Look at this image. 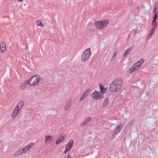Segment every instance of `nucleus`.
I'll return each instance as SVG.
<instances>
[{
  "instance_id": "obj_1",
  "label": "nucleus",
  "mask_w": 158,
  "mask_h": 158,
  "mask_svg": "<svg viewBox=\"0 0 158 158\" xmlns=\"http://www.w3.org/2000/svg\"><path fill=\"white\" fill-rule=\"evenodd\" d=\"M123 84V79L120 78L115 79L110 84L109 90L110 91L115 93L119 91Z\"/></svg>"
},
{
  "instance_id": "obj_2",
  "label": "nucleus",
  "mask_w": 158,
  "mask_h": 158,
  "mask_svg": "<svg viewBox=\"0 0 158 158\" xmlns=\"http://www.w3.org/2000/svg\"><path fill=\"white\" fill-rule=\"evenodd\" d=\"M33 142H31L23 148H21L17 151L13 155L14 157H17L23 153H26L33 146Z\"/></svg>"
},
{
  "instance_id": "obj_3",
  "label": "nucleus",
  "mask_w": 158,
  "mask_h": 158,
  "mask_svg": "<svg viewBox=\"0 0 158 158\" xmlns=\"http://www.w3.org/2000/svg\"><path fill=\"white\" fill-rule=\"evenodd\" d=\"M41 77L39 75L34 76L28 81V84L31 86H36L41 81Z\"/></svg>"
},
{
  "instance_id": "obj_4",
  "label": "nucleus",
  "mask_w": 158,
  "mask_h": 158,
  "mask_svg": "<svg viewBox=\"0 0 158 158\" xmlns=\"http://www.w3.org/2000/svg\"><path fill=\"white\" fill-rule=\"evenodd\" d=\"M144 59H142L133 64L129 71V73H131L134 71L138 70L144 62Z\"/></svg>"
},
{
  "instance_id": "obj_5",
  "label": "nucleus",
  "mask_w": 158,
  "mask_h": 158,
  "mask_svg": "<svg viewBox=\"0 0 158 158\" xmlns=\"http://www.w3.org/2000/svg\"><path fill=\"white\" fill-rule=\"evenodd\" d=\"M109 23L107 20H104L100 21H97L95 23V27L98 29H102L106 28Z\"/></svg>"
},
{
  "instance_id": "obj_6",
  "label": "nucleus",
  "mask_w": 158,
  "mask_h": 158,
  "mask_svg": "<svg viewBox=\"0 0 158 158\" xmlns=\"http://www.w3.org/2000/svg\"><path fill=\"white\" fill-rule=\"evenodd\" d=\"M91 54V49L88 48L84 52L81 57V60L83 61H85L88 60Z\"/></svg>"
},
{
  "instance_id": "obj_7",
  "label": "nucleus",
  "mask_w": 158,
  "mask_h": 158,
  "mask_svg": "<svg viewBox=\"0 0 158 158\" xmlns=\"http://www.w3.org/2000/svg\"><path fill=\"white\" fill-rule=\"evenodd\" d=\"M103 95L99 92L95 90L92 94V98L94 100H99L103 97Z\"/></svg>"
},
{
  "instance_id": "obj_8",
  "label": "nucleus",
  "mask_w": 158,
  "mask_h": 158,
  "mask_svg": "<svg viewBox=\"0 0 158 158\" xmlns=\"http://www.w3.org/2000/svg\"><path fill=\"white\" fill-rule=\"evenodd\" d=\"M91 89H89L85 90L82 94L79 100V102H81L84 100L86 97H87L91 93Z\"/></svg>"
},
{
  "instance_id": "obj_9",
  "label": "nucleus",
  "mask_w": 158,
  "mask_h": 158,
  "mask_svg": "<svg viewBox=\"0 0 158 158\" xmlns=\"http://www.w3.org/2000/svg\"><path fill=\"white\" fill-rule=\"evenodd\" d=\"M54 138L53 136L48 135H46L44 137L45 143L47 144H48L50 143L53 141Z\"/></svg>"
},
{
  "instance_id": "obj_10",
  "label": "nucleus",
  "mask_w": 158,
  "mask_h": 158,
  "mask_svg": "<svg viewBox=\"0 0 158 158\" xmlns=\"http://www.w3.org/2000/svg\"><path fill=\"white\" fill-rule=\"evenodd\" d=\"M91 119V118L90 117H88L83 120V121L81 122L80 124V126L81 127H82L85 125L86 124L88 123L89 122Z\"/></svg>"
},
{
  "instance_id": "obj_11",
  "label": "nucleus",
  "mask_w": 158,
  "mask_h": 158,
  "mask_svg": "<svg viewBox=\"0 0 158 158\" xmlns=\"http://www.w3.org/2000/svg\"><path fill=\"white\" fill-rule=\"evenodd\" d=\"M24 103V101H21L18 103L15 108L20 111L22 108L23 106Z\"/></svg>"
},
{
  "instance_id": "obj_12",
  "label": "nucleus",
  "mask_w": 158,
  "mask_h": 158,
  "mask_svg": "<svg viewBox=\"0 0 158 158\" xmlns=\"http://www.w3.org/2000/svg\"><path fill=\"white\" fill-rule=\"evenodd\" d=\"M20 111L15 108L11 115L12 118H15L18 115Z\"/></svg>"
},
{
  "instance_id": "obj_13",
  "label": "nucleus",
  "mask_w": 158,
  "mask_h": 158,
  "mask_svg": "<svg viewBox=\"0 0 158 158\" xmlns=\"http://www.w3.org/2000/svg\"><path fill=\"white\" fill-rule=\"evenodd\" d=\"M72 101L70 100H68L65 102L64 105V109L66 110H68L71 104Z\"/></svg>"
},
{
  "instance_id": "obj_14",
  "label": "nucleus",
  "mask_w": 158,
  "mask_h": 158,
  "mask_svg": "<svg viewBox=\"0 0 158 158\" xmlns=\"http://www.w3.org/2000/svg\"><path fill=\"white\" fill-rule=\"evenodd\" d=\"M6 44L4 42H2L0 44V49L2 53L6 49Z\"/></svg>"
},
{
  "instance_id": "obj_15",
  "label": "nucleus",
  "mask_w": 158,
  "mask_h": 158,
  "mask_svg": "<svg viewBox=\"0 0 158 158\" xmlns=\"http://www.w3.org/2000/svg\"><path fill=\"white\" fill-rule=\"evenodd\" d=\"M64 139V136H61L59 137L56 140L55 142L56 144H58L60 143L62 141H63Z\"/></svg>"
},
{
  "instance_id": "obj_16",
  "label": "nucleus",
  "mask_w": 158,
  "mask_h": 158,
  "mask_svg": "<svg viewBox=\"0 0 158 158\" xmlns=\"http://www.w3.org/2000/svg\"><path fill=\"white\" fill-rule=\"evenodd\" d=\"M100 89V91L102 94L106 93V88L104 87L102 84L99 85Z\"/></svg>"
},
{
  "instance_id": "obj_17",
  "label": "nucleus",
  "mask_w": 158,
  "mask_h": 158,
  "mask_svg": "<svg viewBox=\"0 0 158 158\" xmlns=\"http://www.w3.org/2000/svg\"><path fill=\"white\" fill-rule=\"evenodd\" d=\"M28 84V81H26L25 82H23L21 84L20 87L21 89L23 90L26 87L27 84Z\"/></svg>"
},
{
  "instance_id": "obj_18",
  "label": "nucleus",
  "mask_w": 158,
  "mask_h": 158,
  "mask_svg": "<svg viewBox=\"0 0 158 158\" xmlns=\"http://www.w3.org/2000/svg\"><path fill=\"white\" fill-rule=\"evenodd\" d=\"M36 25L39 27H44V25L41 23V21L40 20L38 19L35 21Z\"/></svg>"
},
{
  "instance_id": "obj_19",
  "label": "nucleus",
  "mask_w": 158,
  "mask_h": 158,
  "mask_svg": "<svg viewBox=\"0 0 158 158\" xmlns=\"http://www.w3.org/2000/svg\"><path fill=\"white\" fill-rule=\"evenodd\" d=\"M73 144V139H70L68 143L66 145V146L72 148Z\"/></svg>"
},
{
  "instance_id": "obj_20",
  "label": "nucleus",
  "mask_w": 158,
  "mask_h": 158,
  "mask_svg": "<svg viewBox=\"0 0 158 158\" xmlns=\"http://www.w3.org/2000/svg\"><path fill=\"white\" fill-rule=\"evenodd\" d=\"M154 13L155 15L158 14V5L155 6L154 9Z\"/></svg>"
},
{
  "instance_id": "obj_21",
  "label": "nucleus",
  "mask_w": 158,
  "mask_h": 158,
  "mask_svg": "<svg viewBox=\"0 0 158 158\" xmlns=\"http://www.w3.org/2000/svg\"><path fill=\"white\" fill-rule=\"evenodd\" d=\"M132 48H130L129 49H127V51L125 52V53H124V56H126L127 55H128L129 53H130V52H131V51L132 50Z\"/></svg>"
},
{
  "instance_id": "obj_22",
  "label": "nucleus",
  "mask_w": 158,
  "mask_h": 158,
  "mask_svg": "<svg viewBox=\"0 0 158 158\" xmlns=\"http://www.w3.org/2000/svg\"><path fill=\"white\" fill-rule=\"evenodd\" d=\"M122 128V125H120L117 128L115 131V132L117 133L119 132V131L121 130Z\"/></svg>"
},
{
  "instance_id": "obj_23",
  "label": "nucleus",
  "mask_w": 158,
  "mask_h": 158,
  "mask_svg": "<svg viewBox=\"0 0 158 158\" xmlns=\"http://www.w3.org/2000/svg\"><path fill=\"white\" fill-rule=\"evenodd\" d=\"M109 103V101L108 98H106L105 99V101L103 103V105L104 106H107Z\"/></svg>"
},
{
  "instance_id": "obj_24",
  "label": "nucleus",
  "mask_w": 158,
  "mask_h": 158,
  "mask_svg": "<svg viewBox=\"0 0 158 158\" xmlns=\"http://www.w3.org/2000/svg\"><path fill=\"white\" fill-rule=\"evenodd\" d=\"M72 148L68 146H66L65 147V150L64 152V153H65L68 152L71 148Z\"/></svg>"
},
{
  "instance_id": "obj_25",
  "label": "nucleus",
  "mask_w": 158,
  "mask_h": 158,
  "mask_svg": "<svg viewBox=\"0 0 158 158\" xmlns=\"http://www.w3.org/2000/svg\"><path fill=\"white\" fill-rule=\"evenodd\" d=\"M152 25L153 26V27L155 26V27L156 28V25H157V24L156 23V21H152Z\"/></svg>"
},
{
  "instance_id": "obj_26",
  "label": "nucleus",
  "mask_w": 158,
  "mask_h": 158,
  "mask_svg": "<svg viewBox=\"0 0 158 158\" xmlns=\"http://www.w3.org/2000/svg\"><path fill=\"white\" fill-rule=\"evenodd\" d=\"M155 28H156L155 26L153 27L151 29V30L150 31V33H153V32L155 31Z\"/></svg>"
},
{
  "instance_id": "obj_27",
  "label": "nucleus",
  "mask_w": 158,
  "mask_h": 158,
  "mask_svg": "<svg viewBox=\"0 0 158 158\" xmlns=\"http://www.w3.org/2000/svg\"><path fill=\"white\" fill-rule=\"evenodd\" d=\"M155 15L154 17L153 21H156V20L158 16H157V15Z\"/></svg>"
},
{
  "instance_id": "obj_28",
  "label": "nucleus",
  "mask_w": 158,
  "mask_h": 158,
  "mask_svg": "<svg viewBox=\"0 0 158 158\" xmlns=\"http://www.w3.org/2000/svg\"><path fill=\"white\" fill-rule=\"evenodd\" d=\"M117 55V53L116 52L114 53V55H113V57L114 58H115L116 57Z\"/></svg>"
},
{
  "instance_id": "obj_29",
  "label": "nucleus",
  "mask_w": 158,
  "mask_h": 158,
  "mask_svg": "<svg viewBox=\"0 0 158 158\" xmlns=\"http://www.w3.org/2000/svg\"><path fill=\"white\" fill-rule=\"evenodd\" d=\"M71 156L70 155H69L67 156V158H71Z\"/></svg>"
},
{
  "instance_id": "obj_30",
  "label": "nucleus",
  "mask_w": 158,
  "mask_h": 158,
  "mask_svg": "<svg viewBox=\"0 0 158 158\" xmlns=\"http://www.w3.org/2000/svg\"><path fill=\"white\" fill-rule=\"evenodd\" d=\"M23 0H18V1L19 2H21L23 1Z\"/></svg>"
},
{
  "instance_id": "obj_31",
  "label": "nucleus",
  "mask_w": 158,
  "mask_h": 158,
  "mask_svg": "<svg viewBox=\"0 0 158 158\" xmlns=\"http://www.w3.org/2000/svg\"><path fill=\"white\" fill-rule=\"evenodd\" d=\"M153 33H149V35H150V36H151L152 34Z\"/></svg>"
},
{
  "instance_id": "obj_32",
  "label": "nucleus",
  "mask_w": 158,
  "mask_h": 158,
  "mask_svg": "<svg viewBox=\"0 0 158 158\" xmlns=\"http://www.w3.org/2000/svg\"><path fill=\"white\" fill-rule=\"evenodd\" d=\"M139 6H137V9H139Z\"/></svg>"
}]
</instances>
